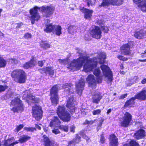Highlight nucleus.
<instances>
[{
    "mask_svg": "<svg viewBox=\"0 0 146 146\" xmlns=\"http://www.w3.org/2000/svg\"><path fill=\"white\" fill-rule=\"evenodd\" d=\"M77 27L75 26H70L68 27V31L70 33H72L76 32Z\"/></svg>",
    "mask_w": 146,
    "mask_h": 146,
    "instance_id": "34",
    "label": "nucleus"
},
{
    "mask_svg": "<svg viewBox=\"0 0 146 146\" xmlns=\"http://www.w3.org/2000/svg\"><path fill=\"white\" fill-rule=\"evenodd\" d=\"M6 64V61L0 55V68L5 67Z\"/></svg>",
    "mask_w": 146,
    "mask_h": 146,
    "instance_id": "33",
    "label": "nucleus"
},
{
    "mask_svg": "<svg viewBox=\"0 0 146 146\" xmlns=\"http://www.w3.org/2000/svg\"><path fill=\"white\" fill-rule=\"evenodd\" d=\"M102 98V96L100 92H95L92 96V102L96 104H98Z\"/></svg>",
    "mask_w": 146,
    "mask_h": 146,
    "instance_id": "15",
    "label": "nucleus"
},
{
    "mask_svg": "<svg viewBox=\"0 0 146 146\" xmlns=\"http://www.w3.org/2000/svg\"><path fill=\"white\" fill-rule=\"evenodd\" d=\"M110 146H117L118 145V139L114 134L110 135Z\"/></svg>",
    "mask_w": 146,
    "mask_h": 146,
    "instance_id": "20",
    "label": "nucleus"
},
{
    "mask_svg": "<svg viewBox=\"0 0 146 146\" xmlns=\"http://www.w3.org/2000/svg\"><path fill=\"white\" fill-rule=\"evenodd\" d=\"M52 132L55 134H57L60 133L59 130L57 129H54L52 130Z\"/></svg>",
    "mask_w": 146,
    "mask_h": 146,
    "instance_id": "49",
    "label": "nucleus"
},
{
    "mask_svg": "<svg viewBox=\"0 0 146 146\" xmlns=\"http://www.w3.org/2000/svg\"><path fill=\"white\" fill-rule=\"evenodd\" d=\"M120 50L122 54L126 55L128 54V44H126L122 46L120 48Z\"/></svg>",
    "mask_w": 146,
    "mask_h": 146,
    "instance_id": "28",
    "label": "nucleus"
},
{
    "mask_svg": "<svg viewBox=\"0 0 146 146\" xmlns=\"http://www.w3.org/2000/svg\"><path fill=\"white\" fill-rule=\"evenodd\" d=\"M84 81L82 79L76 84V91L77 93L79 95H81L84 89Z\"/></svg>",
    "mask_w": 146,
    "mask_h": 146,
    "instance_id": "12",
    "label": "nucleus"
},
{
    "mask_svg": "<svg viewBox=\"0 0 146 146\" xmlns=\"http://www.w3.org/2000/svg\"><path fill=\"white\" fill-rule=\"evenodd\" d=\"M24 126L23 124H20L19 126H17L15 129L16 130L17 132H18L22 129Z\"/></svg>",
    "mask_w": 146,
    "mask_h": 146,
    "instance_id": "43",
    "label": "nucleus"
},
{
    "mask_svg": "<svg viewBox=\"0 0 146 146\" xmlns=\"http://www.w3.org/2000/svg\"><path fill=\"white\" fill-rule=\"evenodd\" d=\"M57 113L59 117L64 121L68 122L70 119V114L65 110L64 106H59L57 110Z\"/></svg>",
    "mask_w": 146,
    "mask_h": 146,
    "instance_id": "4",
    "label": "nucleus"
},
{
    "mask_svg": "<svg viewBox=\"0 0 146 146\" xmlns=\"http://www.w3.org/2000/svg\"><path fill=\"white\" fill-rule=\"evenodd\" d=\"M44 146H54L52 143L50 142L48 138L45 135L43 136Z\"/></svg>",
    "mask_w": 146,
    "mask_h": 146,
    "instance_id": "31",
    "label": "nucleus"
},
{
    "mask_svg": "<svg viewBox=\"0 0 146 146\" xmlns=\"http://www.w3.org/2000/svg\"><path fill=\"white\" fill-rule=\"evenodd\" d=\"M59 128L64 131L67 132L68 129V125H61L59 126Z\"/></svg>",
    "mask_w": 146,
    "mask_h": 146,
    "instance_id": "38",
    "label": "nucleus"
},
{
    "mask_svg": "<svg viewBox=\"0 0 146 146\" xmlns=\"http://www.w3.org/2000/svg\"><path fill=\"white\" fill-rule=\"evenodd\" d=\"M11 62L12 63H16L17 60L14 59H11Z\"/></svg>",
    "mask_w": 146,
    "mask_h": 146,
    "instance_id": "58",
    "label": "nucleus"
},
{
    "mask_svg": "<svg viewBox=\"0 0 146 146\" xmlns=\"http://www.w3.org/2000/svg\"><path fill=\"white\" fill-rule=\"evenodd\" d=\"M141 83L142 84H145L146 83V78L143 79L141 82Z\"/></svg>",
    "mask_w": 146,
    "mask_h": 146,
    "instance_id": "60",
    "label": "nucleus"
},
{
    "mask_svg": "<svg viewBox=\"0 0 146 146\" xmlns=\"http://www.w3.org/2000/svg\"><path fill=\"white\" fill-rule=\"evenodd\" d=\"M54 9V8L51 6H44L41 7L35 6L30 11L31 23L32 24H34L35 21H38L40 18V16L38 12V10L42 12L44 16L49 17L53 13Z\"/></svg>",
    "mask_w": 146,
    "mask_h": 146,
    "instance_id": "2",
    "label": "nucleus"
},
{
    "mask_svg": "<svg viewBox=\"0 0 146 146\" xmlns=\"http://www.w3.org/2000/svg\"><path fill=\"white\" fill-rule=\"evenodd\" d=\"M58 61L59 62L62 63L64 64H66L68 62V60L67 59L64 60L59 59Z\"/></svg>",
    "mask_w": 146,
    "mask_h": 146,
    "instance_id": "45",
    "label": "nucleus"
},
{
    "mask_svg": "<svg viewBox=\"0 0 146 146\" xmlns=\"http://www.w3.org/2000/svg\"><path fill=\"white\" fill-rule=\"evenodd\" d=\"M81 52V50L79 49L78 52L80 57L77 60H74L69 64L67 67L68 69L72 71L79 70L82 67L83 64L86 62L84 66V71L86 72L92 71L96 77L98 83L101 82L103 77L106 81L111 82L112 80V72L108 66L104 64L101 66L103 75L99 68H96L98 63L103 64L105 62L106 56L105 52L99 53L97 56V58L94 57L88 60L86 57L83 56Z\"/></svg>",
    "mask_w": 146,
    "mask_h": 146,
    "instance_id": "1",
    "label": "nucleus"
},
{
    "mask_svg": "<svg viewBox=\"0 0 146 146\" xmlns=\"http://www.w3.org/2000/svg\"><path fill=\"white\" fill-rule=\"evenodd\" d=\"M145 136V132L143 129H140L134 133L133 135V137L137 139H142Z\"/></svg>",
    "mask_w": 146,
    "mask_h": 146,
    "instance_id": "18",
    "label": "nucleus"
},
{
    "mask_svg": "<svg viewBox=\"0 0 146 146\" xmlns=\"http://www.w3.org/2000/svg\"><path fill=\"white\" fill-rule=\"evenodd\" d=\"M11 76L14 80L19 83L24 82L26 78L25 72L20 69L14 70L12 73Z\"/></svg>",
    "mask_w": 146,
    "mask_h": 146,
    "instance_id": "3",
    "label": "nucleus"
},
{
    "mask_svg": "<svg viewBox=\"0 0 146 146\" xmlns=\"http://www.w3.org/2000/svg\"><path fill=\"white\" fill-rule=\"evenodd\" d=\"M30 138V137L27 135H23L19 139V141L21 143H22L26 142L29 140Z\"/></svg>",
    "mask_w": 146,
    "mask_h": 146,
    "instance_id": "30",
    "label": "nucleus"
},
{
    "mask_svg": "<svg viewBox=\"0 0 146 146\" xmlns=\"http://www.w3.org/2000/svg\"><path fill=\"white\" fill-rule=\"evenodd\" d=\"M133 46V42L132 41H130L128 42V48H132Z\"/></svg>",
    "mask_w": 146,
    "mask_h": 146,
    "instance_id": "51",
    "label": "nucleus"
},
{
    "mask_svg": "<svg viewBox=\"0 0 146 146\" xmlns=\"http://www.w3.org/2000/svg\"><path fill=\"white\" fill-rule=\"evenodd\" d=\"M62 29L61 26L57 25H54L52 32L54 34L59 36L62 34Z\"/></svg>",
    "mask_w": 146,
    "mask_h": 146,
    "instance_id": "25",
    "label": "nucleus"
},
{
    "mask_svg": "<svg viewBox=\"0 0 146 146\" xmlns=\"http://www.w3.org/2000/svg\"><path fill=\"white\" fill-rule=\"evenodd\" d=\"M32 110L33 117L37 121L40 120L42 117V113L41 107L35 105L33 106Z\"/></svg>",
    "mask_w": 146,
    "mask_h": 146,
    "instance_id": "6",
    "label": "nucleus"
},
{
    "mask_svg": "<svg viewBox=\"0 0 146 146\" xmlns=\"http://www.w3.org/2000/svg\"><path fill=\"white\" fill-rule=\"evenodd\" d=\"M97 23L99 25H101L102 24H103L104 23V21H102L101 20H98L97 22Z\"/></svg>",
    "mask_w": 146,
    "mask_h": 146,
    "instance_id": "57",
    "label": "nucleus"
},
{
    "mask_svg": "<svg viewBox=\"0 0 146 146\" xmlns=\"http://www.w3.org/2000/svg\"><path fill=\"white\" fill-rule=\"evenodd\" d=\"M127 96V94H123L121 95L119 97V100H121L124 99V98H126Z\"/></svg>",
    "mask_w": 146,
    "mask_h": 146,
    "instance_id": "50",
    "label": "nucleus"
},
{
    "mask_svg": "<svg viewBox=\"0 0 146 146\" xmlns=\"http://www.w3.org/2000/svg\"><path fill=\"white\" fill-rule=\"evenodd\" d=\"M40 46L44 49L49 48L50 46L46 42L42 41L40 44Z\"/></svg>",
    "mask_w": 146,
    "mask_h": 146,
    "instance_id": "35",
    "label": "nucleus"
},
{
    "mask_svg": "<svg viewBox=\"0 0 146 146\" xmlns=\"http://www.w3.org/2000/svg\"><path fill=\"white\" fill-rule=\"evenodd\" d=\"M139 61L140 62H146V59H145V60H142L139 59Z\"/></svg>",
    "mask_w": 146,
    "mask_h": 146,
    "instance_id": "64",
    "label": "nucleus"
},
{
    "mask_svg": "<svg viewBox=\"0 0 146 146\" xmlns=\"http://www.w3.org/2000/svg\"><path fill=\"white\" fill-rule=\"evenodd\" d=\"M17 25L16 27L17 28H20L21 26L23 25V24L22 23H18L17 24Z\"/></svg>",
    "mask_w": 146,
    "mask_h": 146,
    "instance_id": "59",
    "label": "nucleus"
},
{
    "mask_svg": "<svg viewBox=\"0 0 146 146\" xmlns=\"http://www.w3.org/2000/svg\"><path fill=\"white\" fill-rule=\"evenodd\" d=\"M74 98L72 96L68 97L66 104L67 108L69 109V111L72 113L74 112L77 113L79 111V109L75 106L74 105Z\"/></svg>",
    "mask_w": 146,
    "mask_h": 146,
    "instance_id": "7",
    "label": "nucleus"
},
{
    "mask_svg": "<svg viewBox=\"0 0 146 146\" xmlns=\"http://www.w3.org/2000/svg\"><path fill=\"white\" fill-rule=\"evenodd\" d=\"M117 58L120 60L125 61L127 60V58L123 56H117Z\"/></svg>",
    "mask_w": 146,
    "mask_h": 146,
    "instance_id": "48",
    "label": "nucleus"
},
{
    "mask_svg": "<svg viewBox=\"0 0 146 146\" xmlns=\"http://www.w3.org/2000/svg\"><path fill=\"white\" fill-rule=\"evenodd\" d=\"M130 146H139V144L135 141L132 140L130 143Z\"/></svg>",
    "mask_w": 146,
    "mask_h": 146,
    "instance_id": "39",
    "label": "nucleus"
},
{
    "mask_svg": "<svg viewBox=\"0 0 146 146\" xmlns=\"http://www.w3.org/2000/svg\"><path fill=\"white\" fill-rule=\"evenodd\" d=\"M60 123V121L58 118L54 117L51 121L49 125L52 128H54L55 127H59Z\"/></svg>",
    "mask_w": 146,
    "mask_h": 146,
    "instance_id": "17",
    "label": "nucleus"
},
{
    "mask_svg": "<svg viewBox=\"0 0 146 146\" xmlns=\"http://www.w3.org/2000/svg\"><path fill=\"white\" fill-rule=\"evenodd\" d=\"M7 88V86H3L0 85V92L4 91Z\"/></svg>",
    "mask_w": 146,
    "mask_h": 146,
    "instance_id": "46",
    "label": "nucleus"
},
{
    "mask_svg": "<svg viewBox=\"0 0 146 146\" xmlns=\"http://www.w3.org/2000/svg\"><path fill=\"white\" fill-rule=\"evenodd\" d=\"M136 99L144 100L146 99V90H142L135 96Z\"/></svg>",
    "mask_w": 146,
    "mask_h": 146,
    "instance_id": "22",
    "label": "nucleus"
},
{
    "mask_svg": "<svg viewBox=\"0 0 146 146\" xmlns=\"http://www.w3.org/2000/svg\"><path fill=\"white\" fill-rule=\"evenodd\" d=\"M128 125H129L130 121L132 119V116L130 114L128 113Z\"/></svg>",
    "mask_w": 146,
    "mask_h": 146,
    "instance_id": "54",
    "label": "nucleus"
},
{
    "mask_svg": "<svg viewBox=\"0 0 146 146\" xmlns=\"http://www.w3.org/2000/svg\"><path fill=\"white\" fill-rule=\"evenodd\" d=\"M35 127L36 128L38 129L39 130H40L41 129V127L40 126H39L38 125L36 124H35Z\"/></svg>",
    "mask_w": 146,
    "mask_h": 146,
    "instance_id": "61",
    "label": "nucleus"
},
{
    "mask_svg": "<svg viewBox=\"0 0 146 146\" xmlns=\"http://www.w3.org/2000/svg\"><path fill=\"white\" fill-rule=\"evenodd\" d=\"M102 29L104 32H107L109 31L108 27L105 26H102Z\"/></svg>",
    "mask_w": 146,
    "mask_h": 146,
    "instance_id": "47",
    "label": "nucleus"
},
{
    "mask_svg": "<svg viewBox=\"0 0 146 146\" xmlns=\"http://www.w3.org/2000/svg\"><path fill=\"white\" fill-rule=\"evenodd\" d=\"M43 62L42 61H40L38 62V64L39 66L42 67L43 65Z\"/></svg>",
    "mask_w": 146,
    "mask_h": 146,
    "instance_id": "55",
    "label": "nucleus"
},
{
    "mask_svg": "<svg viewBox=\"0 0 146 146\" xmlns=\"http://www.w3.org/2000/svg\"><path fill=\"white\" fill-rule=\"evenodd\" d=\"M24 37L25 38H29L31 37V35L30 34L27 33L25 35Z\"/></svg>",
    "mask_w": 146,
    "mask_h": 146,
    "instance_id": "52",
    "label": "nucleus"
},
{
    "mask_svg": "<svg viewBox=\"0 0 146 146\" xmlns=\"http://www.w3.org/2000/svg\"><path fill=\"white\" fill-rule=\"evenodd\" d=\"M123 0H103V2L100 6L104 7L111 4L113 5L119 6L122 4Z\"/></svg>",
    "mask_w": 146,
    "mask_h": 146,
    "instance_id": "10",
    "label": "nucleus"
},
{
    "mask_svg": "<svg viewBox=\"0 0 146 146\" xmlns=\"http://www.w3.org/2000/svg\"><path fill=\"white\" fill-rule=\"evenodd\" d=\"M135 99L136 98L135 97L132 98L129 100H128V106H133L134 104V101Z\"/></svg>",
    "mask_w": 146,
    "mask_h": 146,
    "instance_id": "37",
    "label": "nucleus"
},
{
    "mask_svg": "<svg viewBox=\"0 0 146 146\" xmlns=\"http://www.w3.org/2000/svg\"><path fill=\"white\" fill-rule=\"evenodd\" d=\"M105 141V139L103 135H101V137L100 139V142L101 144H104Z\"/></svg>",
    "mask_w": 146,
    "mask_h": 146,
    "instance_id": "44",
    "label": "nucleus"
},
{
    "mask_svg": "<svg viewBox=\"0 0 146 146\" xmlns=\"http://www.w3.org/2000/svg\"><path fill=\"white\" fill-rule=\"evenodd\" d=\"M86 81L88 83L90 86L92 87H95L96 85V80L95 79L94 76L92 74L88 76L86 78Z\"/></svg>",
    "mask_w": 146,
    "mask_h": 146,
    "instance_id": "21",
    "label": "nucleus"
},
{
    "mask_svg": "<svg viewBox=\"0 0 146 146\" xmlns=\"http://www.w3.org/2000/svg\"><path fill=\"white\" fill-rule=\"evenodd\" d=\"M111 111V109H110L109 110H108L107 111V113L108 114H109L110 113Z\"/></svg>",
    "mask_w": 146,
    "mask_h": 146,
    "instance_id": "63",
    "label": "nucleus"
},
{
    "mask_svg": "<svg viewBox=\"0 0 146 146\" xmlns=\"http://www.w3.org/2000/svg\"><path fill=\"white\" fill-rule=\"evenodd\" d=\"M87 4L89 6L90 5H94L96 2V0H88Z\"/></svg>",
    "mask_w": 146,
    "mask_h": 146,
    "instance_id": "41",
    "label": "nucleus"
},
{
    "mask_svg": "<svg viewBox=\"0 0 146 146\" xmlns=\"http://www.w3.org/2000/svg\"><path fill=\"white\" fill-rule=\"evenodd\" d=\"M75 127L74 126V125H72L70 127V131L71 132H72L73 133L74 132V130L75 129Z\"/></svg>",
    "mask_w": 146,
    "mask_h": 146,
    "instance_id": "53",
    "label": "nucleus"
},
{
    "mask_svg": "<svg viewBox=\"0 0 146 146\" xmlns=\"http://www.w3.org/2000/svg\"><path fill=\"white\" fill-rule=\"evenodd\" d=\"M128 106V101H127L124 106L125 108H126Z\"/></svg>",
    "mask_w": 146,
    "mask_h": 146,
    "instance_id": "62",
    "label": "nucleus"
},
{
    "mask_svg": "<svg viewBox=\"0 0 146 146\" xmlns=\"http://www.w3.org/2000/svg\"><path fill=\"white\" fill-rule=\"evenodd\" d=\"M39 71L42 74L45 73L46 75L50 76L51 77L53 76L54 73L53 68L49 67L40 69Z\"/></svg>",
    "mask_w": 146,
    "mask_h": 146,
    "instance_id": "13",
    "label": "nucleus"
},
{
    "mask_svg": "<svg viewBox=\"0 0 146 146\" xmlns=\"http://www.w3.org/2000/svg\"><path fill=\"white\" fill-rule=\"evenodd\" d=\"M101 112V110L100 109H97L93 111L92 113L94 115L99 114Z\"/></svg>",
    "mask_w": 146,
    "mask_h": 146,
    "instance_id": "40",
    "label": "nucleus"
},
{
    "mask_svg": "<svg viewBox=\"0 0 146 146\" xmlns=\"http://www.w3.org/2000/svg\"><path fill=\"white\" fill-rule=\"evenodd\" d=\"M103 121V120H102V119H101L100 120V123H99V124H98V128L99 127H100L102 125Z\"/></svg>",
    "mask_w": 146,
    "mask_h": 146,
    "instance_id": "56",
    "label": "nucleus"
},
{
    "mask_svg": "<svg viewBox=\"0 0 146 146\" xmlns=\"http://www.w3.org/2000/svg\"><path fill=\"white\" fill-rule=\"evenodd\" d=\"M72 86V85L71 84L66 83L63 86V89H65L66 91L68 92V94H69L71 93H72V91L71 90Z\"/></svg>",
    "mask_w": 146,
    "mask_h": 146,
    "instance_id": "27",
    "label": "nucleus"
},
{
    "mask_svg": "<svg viewBox=\"0 0 146 146\" xmlns=\"http://www.w3.org/2000/svg\"><path fill=\"white\" fill-rule=\"evenodd\" d=\"M81 141V137L78 134L76 135L75 137L72 141L68 143V146H75L76 143H78Z\"/></svg>",
    "mask_w": 146,
    "mask_h": 146,
    "instance_id": "24",
    "label": "nucleus"
},
{
    "mask_svg": "<svg viewBox=\"0 0 146 146\" xmlns=\"http://www.w3.org/2000/svg\"><path fill=\"white\" fill-rule=\"evenodd\" d=\"M141 0H133V2L136 4L140 3L138 6L143 11L146 12V0H143L141 2Z\"/></svg>",
    "mask_w": 146,
    "mask_h": 146,
    "instance_id": "19",
    "label": "nucleus"
},
{
    "mask_svg": "<svg viewBox=\"0 0 146 146\" xmlns=\"http://www.w3.org/2000/svg\"><path fill=\"white\" fill-rule=\"evenodd\" d=\"M13 106V107L11 110L14 112L17 111L19 110H22L23 109L22 102L18 98H15L12 101L11 106Z\"/></svg>",
    "mask_w": 146,
    "mask_h": 146,
    "instance_id": "8",
    "label": "nucleus"
},
{
    "mask_svg": "<svg viewBox=\"0 0 146 146\" xmlns=\"http://www.w3.org/2000/svg\"><path fill=\"white\" fill-rule=\"evenodd\" d=\"M27 97L30 100H32V102L33 103H36L38 101V99L35 98V96H33L31 94H28L27 95Z\"/></svg>",
    "mask_w": 146,
    "mask_h": 146,
    "instance_id": "32",
    "label": "nucleus"
},
{
    "mask_svg": "<svg viewBox=\"0 0 146 146\" xmlns=\"http://www.w3.org/2000/svg\"><path fill=\"white\" fill-rule=\"evenodd\" d=\"M121 125L123 127H126L128 125V115L127 112L125 113V116L122 119Z\"/></svg>",
    "mask_w": 146,
    "mask_h": 146,
    "instance_id": "26",
    "label": "nucleus"
},
{
    "mask_svg": "<svg viewBox=\"0 0 146 146\" xmlns=\"http://www.w3.org/2000/svg\"><path fill=\"white\" fill-rule=\"evenodd\" d=\"M80 11L84 13V17L86 19L90 20L92 16L93 11L83 7L80 8Z\"/></svg>",
    "mask_w": 146,
    "mask_h": 146,
    "instance_id": "11",
    "label": "nucleus"
},
{
    "mask_svg": "<svg viewBox=\"0 0 146 146\" xmlns=\"http://www.w3.org/2000/svg\"><path fill=\"white\" fill-rule=\"evenodd\" d=\"M18 142L15 141L12 143L11 139H8L6 140L4 143V145L5 146H14V145L18 143Z\"/></svg>",
    "mask_w": 146,
    "mask_h": 146,
    "instance_id": "29",
    "label": "nucleus"
},
{
    "mask_svg": "<svg viewBox=\"0 0 146 146\" xmlns=\"http://www.w3.org/2000/svg\"><path fill=\"white\" fill-rule=\"evenodd\" d=\"M50 20L47 19L45 22L46 25L45 28L44 29V31L46 33H50L51 32H53L54 29V25H52L51 23H50Z\"/></svg>",
    "mask_w": 146,
    "mask_h": 146,
    "instance_id": "16",
    "label": "nucleus"
},
{
    "mask_svg": "<svg viewBox=\"0 0 146 146\" xmlns=\"http://www.w3.org/2000/svg\"><path fill=\"white\" fill-rule=\"evenodd\" d=\"M24 129L25 130L28 131H33L35 129L34 128L28 127H25L24 128Z\"/></svg>",
    "mask_w": 146,
    "mask_h": 146,
    "instance_id": "42",
    "label": "nucleus"
},
{
    "mask_svg": "<svg viewBox=\"0 0 146 146\" xmlns=\"http://www.w3.org/2000/svg\"><path fill=\"white\" fill-rule=\"evenodd\" d=\"M102 32L100 28L97 26H94L90 31L92 36L97 39L100 38L102 36Z\"/></svg>",
    "mask_w": 146,
    "mask_h": 146,
    "instance_id": "9",
    "label": "nucleus"
},
{
    "mask_svg": "<svg viewBox=\"0 0 146 146\" xmlns=\"http://www.w3.org/2000/svg\"><path fill=\"white\" fill-rule=\"evenodd\" d=\"M86 133V132L84 130H82L80 132L79 134L84 139H85L88 141L89 140V138L85 135Z\"/></svg>",
    "mask_w": 146,
    "mask_h": 146,
    "instance_id": "36",
    "label": "nucleus"
},
{
    "mask_svg": "<svg viewBox=\"0 0 146 146\" xmlns=\"http://www.w3.org/2000/svg\"><path fill=\"white\" fill-rule=\"evenodd\" d=\"M134 37L138 39H143L146 38V31L142 30L135 32L134 34Z\"/></svg>",
    "mask_w": 146,
    "mask_h": 146,
    "instance_id": "14",
    "label": "nucleus"
},
{
    "mask_svg": "<svg viewBox=\"0 0 146 146\" xmlns=\"http://www.w3.org/2000/svg\"><path fill=\"white\" fill-rule=\"evenodd\" d=\"M60 85L58 84L54 86L52 88L50 94L51 100L53 105H57L58 102L59 98L57 95V91Z\"/></svg>",
    "mask_w": 146,
    "mask_h": 146,
    "instance_id": "5",
    "label": "nucleus"
},
{
    "mask_svg": "<svg viewBox=\"0 0 146 146\" xmlns=\"http://www.w3.org/2000/svg\"><path fill=\"white\" fill-rule=\"evenodd\" d=\"M36 60L33 58L31 60L25 63L23 65V67L25 69H28L29 68L34 66L36 64Z\"/></svg>",
    "mask_w": 146,
    "mask_h": 146,
    "instance_id": "23",
    "label": "nucleus"
}]
</instances>
